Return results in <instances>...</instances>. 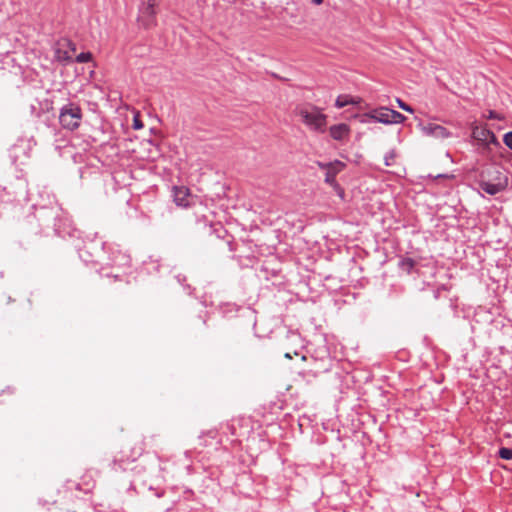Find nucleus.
I'll return each instance as SVG.
<instances>
[{"label": "nucleus", "instance_id": "nucleus-1", "mask_svg": "<svg viewBox=\"0 0 512 512\" xmlns=\"http://www.w3.org/2000/svg\"><path fill=\"white\" fill-rule=\"evenodd\" d=\"M297 115L309 129L323 133L327 125V115L314 105L302 106L297 109Z\"/></svg>", "mask_w": 512, "mask_h": 512}, {"label": "nucleus", "instance_id": "nucleus-2", "mask_svg": "<svg viewBox=\"0 0 512 512\" xmlns=\"http://www.w3.org/2000/svg\"><path fill=\"white\" fill-rule=\"evenodd\" d=\"M366 119H370L383 124H398L403 123L406 117L398 111L392 110L388 107H379L363 114L360 121L362 123H366Z\"/></svg>", "mask_w": 512, "mask_h": 512}, {"label": "nucleus", "instance_id": "nucleus-3", "mask_svg": "<svg viewBox=\"0 0 512 512\" xmlns=\"http://www.w3.org/2000/svg\"><path fill=\"white\" fill-rule=\"evenodd\" d=\"M82 119L81 109L78 106L68 105L62 108L59 121L63 128L75 130Z\"/></svg>", "mask_w": 512, "mask_h": 512}, {"label": "nucleus", "instance_id": "nucleus-4", "mask_svg": "<svg viewBox=\"0 0 512 512\" xmlns=\"http://www.w3.org/2000/svg\"><path fill=\"white\" fill-rule=\"evenodd\" d=\"M158 4L159 0H146L142 4L138 21L145 29H149L156 25V8Z\"/></svg>", "mask_w": 512, "mask_h": 512}, {"label": "nucleus", "instance_id": "nucleus-5", "mask_svg": "<svg viewBox=\"0 0 512 512\" xmlns=\"http://www.w3.org/2000/svg\"><path fill=\"white\" fill-rule=\"evenodd\" d=\"M472 137L484 146L490 144L499 145L495 134L485 127H479L476 124L472 125Z\"/></svg>", "mask_w": 512, "mask_h": 512}, {"label": "nucleus", "instance_id": "nucleus-6", "mask_svg": "<svg viewBox=\"0 0 512 512\" xmlns=\"http://www.w3.org/2000/svg\"><path fill=\"white\" fill-rule=\"evenodd\" d=\"M76 51L75 45L68 39H62L57 43L55 58L60 62H70Z\"/></svg>", "mask_w": 512, "mask_h": 512}, {"label": "nucleus", "instance_id": "nucleus-7", "mask_svg": "<svg viewBox=\"0 0 512 512\" xmlns=\"http://www.w3.org/2000/svg\"><path fill=\"white\" fill-rule=\"evenodd\" d=\"M318 165L321 169L326 171L325 181L330 185H334L336 175L345 167V164L341 161H335L327 164L319 163Z\"/></svg>", "mask_w": 512, "mask_h": 512}, {"label": "nucleus", "instance_id": "nucleus-8", "mask_svg": "<svg viewBox=\"0 0 512 512\" xmlns=\"http://www.w3.org/2000/svg\"><path fill=\"white\" fill-rule=\"evenodd\" d=\"M419 127L421 128V131L427 136H432L435 138H447L449 136V132L447 131V129L438 124H419Z\"/></svg>", "mask_w": 512, "mask_h": 512}, {"label": "nucleus", "instance_id": "nucleus-9", "mask_svg": "<svg viewBox=\"0 0 512 512\" xmlns=\"http://www.w3.org/2000/svg\"><path fill=\"white\" fill-rule=\"evenodd\" d=\"M507 186V179L506 178H498L497 183H491L488 181H482L480 183V187L483 191L490 195H495L501 191H503Z\"/></svg>", "mask_w": 512, "mask_h": 512}, {"label": "nucleus", "instance_id": "nucleus-10", "mask_svg": "<svg viewBox=\"0 0 512 512\" xmlns=\"http://www.w3.org/2000/svg\"><path fill=\"white\" fill-rule=\"evenodd\" d=\"M329 134L334 140L342 141L349 137L350 127L344 123L333 125L329 128Z\"/></svg>", "mask_w": 512, "mask_h": 512}, {"label": "nucleus", "instance_id": "nucleus-11", "mask_svg": "<svg viewBox=\"0 0 512 512\" xmlns=\"http://www.w3.org/2000/svg\"><path fill=\"white\" fill-rule=\"evenodd\" d=\"M190 196V191L186 187H175L174 188V202L177 206L180 207H188L190 205L188 201V197Z\"/></svg>", "mask_w": 512, "mask_h": 512}, {"label": "nucleus", "instance_id": "nucleus-12", "mask_svg": "<svg viewBox=\"0 0 512 512\" xmlns=\"http://www.w3.org/2000/svg\"><path fill=\"white\" fill-rule=\"evenodd\" d=\"M361 102V98L353 97L350 95H339L335 101V106L337 108H343L347 105H356Z\"/></svg>", "mask_w": 512, "mask_h": 512}, {"label": "nucleus", "instance_id": "nucleus-13", "mask_svg": "<svg viewBox=\"0 0 512 512\" xmlns=\"http://www.w3.org/2000/svg\"><path fill=\"white\" fill-rule=\"evenodd\" d=\"M140 112L139 111H134V116H133V129L135 130H140L144 127V124L143 122L141 121L140 119Z\"/></svg>", "mask_w": 512, "mask_h": 512}, {"label": "nucleus", "instance_id": "nucleus-14", "mask_svg": "<svg viewBox=\"0 0 512 512\" xmlns=\"http://www.w3.org/2000/svg\"><path fill=\"white\" fill-rule=\"evenodd\" d=\"M499 456L502 459H505V460L512 459V449L511 448H506V447L501 448L499 450Z\"/></svg>", "mask_w": 512, "mask_h": 512}, {"label": "nucleus", "instance_id": "nucleus-15", "mask_svg": "<svg viewBox=\"0 0 512 512\" xmlns=\"http://www.w3.org/2000/svg\"><path fill=\"white\" fill-rule=\"evenodd\" d=\"M91 59H92V54L90 52L80 53L76 57V61L79 62V63L89 62Z\"/></svg>", "mask_w": 512, "mask_h": 512}, {"label": "nucleus", "instance_id": "nucleus-16", "mask_svg": "<svg viewBox=\"0 0 512 512\" xmlns=\"http://www.w3.org/2000/svg\"><path fill=\"white\" fill-rule=\"evenodd\" d=\"M401 266L404 270H406L409 273L411 269L414 267V261L411 258L404 259L401 262Z\"/></svg>", "mask_w": 512, "mask_h": 512}, {"label": "nucleus", "instance_id": "nucleus-17", "mask_svg": "<svg viewBox=\"0 0 512 512\" xmlns=\"http://www.w3.org/2000/svg\"><path fill=\"white\" fill-rule=\"evenodd\" d=\"M396 102H397V104H398L399 108H401L402 110L407 111V112H410V113H412V112H413L412 107H411V106H409V105H407V104H406L405 102H403L401 99H399V98H398V99L396 100Z\"/></svg>", "mask_w": 512, "mask_h": 512}, {"label": "nucleus", "instance_id": "nucleus-18", "mask_svg": "<svg viewBox=\"0 0 512 512\" xmlns=\"http://www.w3.org/2000/svg\"><path fill=\"white\" fill-rule=\"evenodd\" d=\"M505 145L512 150V132H508L504 135L503 139Z\"/></svg>", "mask_w": 512, "mask_h": 512}, {"label": "nucleus", "instance_id": "nucleus-19", "mask_svg": "<svg viewBox=\"0 0 512 512\" xmlns=\"http://www.w3.org/2000/svg\"><path fill=\"white\" fill-rule=\"evenodd\" d=\"M488 119H498V120H502L503 117L500 116L499 114H497L495 111H489V114L487 116Z\"/></svg>", "mask_w": 512, "mask_h": 512}, {"label": "nucleus", "instance_id": "nucleus-20", "mask_svg": "<svg viewBox=\"0 0 512 512\" xmlns=\"http://www.w3.org/2000/svg\"><path fill=\"white\" fill-rule=\"evenodd\" d=\"M315 4L320 5L322 4L323 0H312Z\"/></svg>", "mask_w": 512, "mask_h": 512}, {"label": "nucleus", "instance_id": "nucleus-21", "mask_svg": "<svg viewBox=\"0 0 512 512\" xmlns=\"http://www.w3.org/2000/svg\"><path fill=\"white\" fill-rule=\"evenodd\" d=\"M285 357H287V358H289V359H291V358H292V357L290 356V354H288V353L285 355Z\"/></svg>", "mask_w": 512, "mask_h": 512}]
</instances>
